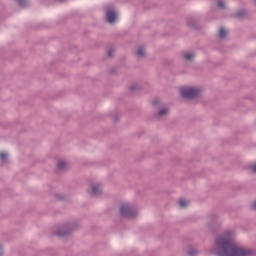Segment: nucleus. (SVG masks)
<instances>
[{
	"label": "nucleus",
	"mask_w": 256,
	"mask_h": 256,
	"mask_svg": "<svg viewBox=\"0 0 256 256\" xmlns=\"http://www.w3.org/2000/svg\"><path fill=\"white\" fill-rule=\"evenodd\" d=\"M106 11V21L108 23H115L117 21V11L113 9V6L108 5L105 7Z\"/></svg>",
	"instance_id": "39448f33"
},
{
	"label": "nucleus",
	"mask_w": 256,
	"mask_h": 256,
	"mask_svg": "<svg viewBox=\"0 0 256 256\" xmlns=\"http://www.w3.org/2000/svg\"><path fill=\"white\" fill-rule=\"evenodd\" d=\"M56 197L59 201H63V199H65V197L61 195H56Z\"/></svg>",
	"instance_id": "5701e85b"
},
{
	"label": "nucleus",
	"mask_w": 256,
	"mask_h": 256,
	"mask_svg": "<svg viewBox=\"0 0 256 256\" xmlns=\"http://www.w3.org/2000/svg\"><path fill=\"white\" fill-rule=\"evenodd\" d=\"M219 37H220V39H225L227 37V30L224 28H220Z\"/></svg>",
	"instance_id": "ddd939ff"
},
{
	"label": "nucleus",
	"mask_w": 256,
	"mask_h": 256,
	"mask_svg": "<svg viewBox=\"0 0 256 256\" xmlns=\"http://www.w3.org/2000/svg\"><path fill=\"white\" fill-rule=\"evenodd\" d=\"M137 89H139V87L137 85H132V86H130L129 91H130V93H133V91H137Z\"/></svg>",
	"instance_id": "6ab92c4d"
},
{
	"label": "nucleus",
	"mask_w": 256,
	"mask_h": 256,
	"mask_svg": "<svg viewBox=\"0 0 256 256\" xmlns=\"http://www.w3.org/2000/svg\"><path fill=\"white\" fill-rule=\"evenodd\" d=\"M59 3H63L65 0H57Z\"/></svg>",
	"instance_id": "a878e982"
},
{
	"label": "nucleus",
	"mask_w": 256,
	"mask_h": 256,
	"mask_svg": "<svg viewBox=\"0 0 256 256\" xmlns=\"http://www.w3.org/2000/svg\"><path fill=\"white\" fill-rule=\"evenodd\" d=\"M119 119H121V115L118 114V115H116L115 118H114L115 123H117V121H118Z\"/></svg>",
	"instance_id": "4be33fe9"
},
{
	"label": "nucleus",
	"mask_w": 256,
	"mask_h": 256,
	"mask_svg": "<svg viewBox=\"0 0 256 256\" xmlns=\"http://www.w3.org/2000/svg\"><path fill=\"white\" fill-rule=\"evenodd\" d=\"M19 7H29V0H16Z\"/></svg>",
	"instance_id": "9d476101"
},
{
	"label": "nucleus",
	"mask_w": 256,
	"mask_h": 256,
	"mask_svg": "<svg viewBox=\"0 0 256 256\" xmlns=\"http://www.w3.org/2000/svg\"><path fill=\"white\" fill-rule=\"evenodd\" d=\"M159 103H160L159 100H154L153 101V105H159Z\"/></svg>",
	"instance_id": "393cba45"
},
{
	"label": "nucleus",
	"mask_w": 256,
	"mask_h": 256,
	"mask_svg": "<svg viewBox=\"0 0 256 256\" xmlns=\"http://www.w3.org/2000/svg\"><path fill=\"white\" fill-rule=\"evenodd\" d=\"M0 160L3 161V162L7 161V154L1 153L0 154Z\"/></svg>",
	"instance_id": "aec40b11"
},
{
	"label": "nucleus",
	"mask_w": 256,
	"mask_h": 256,
	"mask_svg": "<svg viewBox=\"0 0 256 256\" xmlns=\"http://www.w3.org/2000/svg\"><path fill=\"white\" fill-rule=\"evenodd\" d=\"M250 171H252L254 174H256V163H254L250 166Z\"/></svg>",
	"instance_id": "412c9836"
},
{
	"label": "nucleus",
	"mask_w": 256,
	"mask_h": 256,
	"mask_svg": "<svg viewBox=\"0 0 256 256\" xmlns=\"http://www.w3.org/2000/svg\"><path fill=\"white\" fill-rule=\"evenodd\" d=\"M199 253V251H197V249L195 248H191L190 250L187 251V255L189 256H196Z\"/></svg>",
	"instance_id": "2eb2a0df"
},
{
	"label": "nucleus",
	"mask_w": 256,
	"mask_h": 256,
	"mask_svg": "<svg viewBox=\"0 0 256 256\" xmlns=\"http://www.w3.org/2000/svg\"><path fill=\"white\" fill-rule=\"evenodd\" d=\"M184 59H186V61H193V59H195V54L186 53L184 54Z\"/></svg>",
	"instance_id": "4468645a"
},
{
	"label": "nucleus",
	"mask_w": 256,
	"mask_h": 256,
	"mask_svg": "<svg viewBox=\"0 0 256 256\" xmlns=\"http://www.w3.org/2000/svg\"><path fill=\"white\" fill-rule=\"evenodd\" d=\"M187 25L190 27V29H199V25L195 19L189 18L187 20Z\"/></svg>",
	"instance_id": "0eeeda50"
},
{
	"label": "nucleus",
	"mask_w": 256,
	"mask_h": 256,
	"mask_svg": "<svg viewBox=\"0 0 256 256\" xmlns=\"http://www.w3.org/2000/svg\"><path fill=\"white\" fill-rule=\"evenodd\" d=\"M212 223H215V221H217V215H215L214 217L211 218Z\"/></svg>",
	"instance_id": "b1692460"
},
{
	"label": "nucleus",
	"mask_w": 256,
	"mask_h": 256,
	"mask_svg": "<svg viewBox=\"0 0 256 256\" xmlns=\"http://www.w3.org/2000/svg\"><path fill=\"white\" fill-rule=\"evenodd\" d=\"M120 217L131 218L137 215V212L129 204H122L120 206Z\"/></svg>",
	"instance_id": "20e7f679"
},
{
	"label": "nucleus",
	"mask_w": 256,
	"mask_h": 256,
	"mask_svg": "<svg viewBox=\"0 0 256 256\" xmlns=\"http://www.w3.org/2000/svg\"><path fill=\"white\" fill-rule=\"evenodd\" d=\"M217 5H218V7H219L220 9H225V3H223V1L219 0V1L217 2Z\"/></svg>",
	"instance_id": "a211bd4d"
},
{
	"label": "nucleus",
	"mask_w": 256,
	"mask_h": 256,
	"mask_svg": "<svg viewBox=\"0 0 256 256\" xmlns=\"http://www.w3.org/2000/svg\"><path fill=\"white\" fill-rule=\"evenodd\" d=\"M247 15V11L245 10H240L238 12L235 13L234 17L236 19H243L245 16Z\"/></svg>",
	"instance_id": "1a4fd4ad"
},
{
	"label": "nucleus",
	"mask_w": 256,
	"mask_h": 256,
	"mask_svg": "<svg viewBox=\"0 0 256 256\" xmlns=\"http://www.w3.org/2000/svg\"><path fill=\"white\" fill-rule=\"evenodd\" d=\"M184 99H197L201 97V89L195 87H185L180 91Z\"/></svg>",
	"instance_id": "7ed1b4c3"
},
{
	"label": "nucleus",
	"mask_w": 256,
	"mask_h": 256,
	"mask_svg": "<svg viewBox=\"0 0 256 256\" xmlns=\"http://www.w3.org/2000/svg\"><path fill=\"white\" fill-rule=\"evenodd\" d=\"M138 57H145V47L139 46L137 50Z\"/></svg>",
	"instance_id": "f8f14e48"
},
{
	"label": "nucleus",
	"mask_w": 256,
	"mask_h": 256,
	"mask_svg": "<svg viewBox=\"0 0 256 256\" xmlns=\"http://www.w3.org/2000/svg\"><path fill=\"white\" fill-rule=\"evenodd\" d=\"M57 168H58L60 171H63L64 169L67 168V162L58 161Z\"/></svg>",
	"instance_id": "9b49d317"
},
{
	"label": "nucleus",
	"mask_w": 256,
	"mask_h": 256,
	"mask_svg": "<svg viewBox=\"0 0 256 256\" xmlns=\"http://www.w3.org/2000/svg\"><path fill=\"white\" fill-rule=\"evenodd\" d=\"M165 115H169V108H163L158 111L156 117H165Z\"/></svg>",
	"instance_id": "6e6552de"
},
{
	"label": "nucleus",
	"mask_w": 256,
	"mask_h": 256,
	"mask_svg": "<svg viewBox=\"0 0 256 256\" xmlns=\"http://www.w3.org/2000/svg\"><path fill=\"white\" fill-rule=\"evenodd\" d=\"M101 193H103V190L101 189L99 184H96V185L92 186V190L90 192V195L92 197H99V195H101Z\"/></svg>",
	"instance_id": "423d86ee"
},
{
	"label": "nucleus",
	"mask_w": 256,
	"mask_h": 256,
	"mask_svg": "<svg viewBox=\"0 0 256 256\" xmlns=\"http://www.w3.org/2000/svg\"><path fill=\"white\" fill-rule=\"evenodd\" d=\"M115 53V48H110L108 51H107V56L108 57H113V54Z\"/></svg>",
	"instance_id": "dca6fc26"
},
{
	"label": "nucleus",
	"mask_w": 256,
	"mask_h": 256,
	"mask_svg": "<svg viewBox=\"0 0 256 256\" xmlns=\"http://www.w3.org/2000/svg\"><path fill=\"white\" fill-rule=\"evenodd\" d=\"M79 227V224L77 222H70L66 223L63 226H61L58 231H54L52 235L55 237H69L70 233H73L77 228Z\"/></svg>",
	"instance_id": "f03ea898"
},
{
	"label": "nucleus",
	"mask_w": 256,
	"mask_h": 256,
	"mask_svg": "<svg viewBox=\"0 0 256 256\" xmlns=\"http://www.w3.org/2000/svg\"><path fill=\"white\" fill-rule=\"evenodd\" d=\"M254 208L256 209V202L254 203Z\"/></svg>",
	"instance_id": "bb28decb"
},
{
	"label": "nucleus",
	"mask_w": 256,
	"mask_h": 256,
	"mask_svg": "<svg viewBox=\"0 0 256 256\" xmlns=\"http://www.w3.org/2000/svg\"><path fill=\"white\" fill-rule=\"evenodd\" d=\"M214 249L217 256H252L253 250L243 249L233 243V232L226 231L215 239Z\"/></svg>",
	"instance_id": "f257e3e1"
},
{
	"label": "nucleus",
	"mask_w": 256,
	"mask_h": 256,
	"mask_svg": "<svg viewBox=\"0 0 256 256\" xmlns=\"http://www.w3.org/2000/svg\"><path fill=\"white\" fill-rule=\"evenodd\" d=\"M179 205H180V207L185 208V207H187V201L179 200Z\"/></svg>",
	"instance_id": "f3484780"
}]
</instances>
